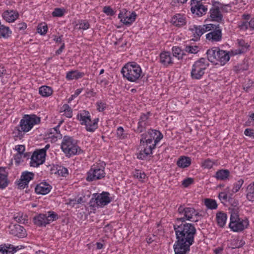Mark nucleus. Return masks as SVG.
Instances as JSON below:
<instances>
[{"instance_id":"33","label":"nucleus","mask_w":254,"mask_h":254,"mask_svg":"<svg viewBox=\"0 0 254 254\" xmlns=\"http://www.w3.org/2000/svg\"><path fill=\"white\" fill-rule=\"evenodd\" d=\"M39 92L43 97H48L53 93L52 89L47 86H42L39 88Z\"/></svg>"},{"instance_id":"22","label":"nucleus","mask_w":254,"mask_h":254,"mask_svg":"<svg viewBox=\"0 0 254 254\" xmlns=\"http://www.w3.org/2000/svg\"><path fill=\"white\" fill-rule=\"evenodd\" d=\"M159 62L164 66H168L172 64L173 62L172 60L171 54L169 52H164L160 54Z\"/></svg>"},{"instance_id":"11","label":"nucleus","mask_w":254,"mask_h":254,"mask_svg":"<svg viewBox=\"0 0 254 254\" xmlns=\"http://www.w3.org/2000/svg\"><path fill=\"white\" fill-rule=\"evenodd\" d=\"M223 4L218 1H212V7L209 10V16L212 21L221 22L223 20V15L220 8Z\"/></svg>"},{"instance_id":"10","label":"nucleus","mask_w":254,"mask_h":254,"mask_svg":"<svg viewBox=\"0 0 254 254\" xmlns=\"http://www.w3.org/2000/svg\"><path fill=\"white\" fill-rule=\"evenodd\" d=\"M212 27L209 28L210 32L206 35V39L211 42H217L221 40L222 38V29L219 24H208Z\"/></svg>"},{"instance_id":"6","label":"nucleus","mask_w":254,"mask_h":254,"mask_svg":"<svg viewBox=\"0 0 254 254\" xmlns=\"http://www.w3.org/2000/svg\"><path fill=\"white\" fill-rule=\"evenodd\" d=\"M209 65L205 59L201 58L196 61L192 65L190 75L193 79H199L205 73V70Z\"/></svg>"},{"instance_id":"25","label":"nucleus","mask_w":254,"mask_h":254,"mask_svg":"<svg viewBox=\"0 0 254 254\" xmlns=\"http://www.w3.org/2000/svg\"><path fill=\"white\" fill-rule=\"evenodd\" d=\"M230 174V171L227 169L218 170L214 177L218 180L225 181L228 179Z\"/></svg>"},{"instance_id":"19","label":"nucleus","mask_w":254,"mask_h":254,"mask_svg":"<svg viewBox=\"0 0 254 254\" xmlns=\"http://www.w3.org/2000/svg\"><path fill=\"white\" fill-rule=\"evenodd\" d=\"M152 132H154V133L157 135L159 134V135H157L156 137L155 138V139L154 140V143L152 144V145L149 146H146L142 150L144 151V153H146V154L147 155H150V154H152V149H154L156 145V144L161 140V139L163 137V135L161 133V132L156 130H152Z\"/></svg>"},{"instance_id":"39","label":"nucleus","mask_w":254,"mask_h":254,"mask_svg":"<svg viewBox=\"0 0 254 254\" xmlns=\"http://www.w3.org/2000/svg\"><path fill=\"white\" fill-rule=\"evenodd\" d=\"M62 109L64 112L65 115L67 118H71L72 116V111L71 108L68 104H64Z\"/></svg>"},{"instance_id":"50","label":"nucleus","mask_w":254,"mask_h":254,"mask_svg":"<svg viewBox=\"0 0 254 254\" xmlns=\"http://www.w3.org/2000/svg\"><path fill=\"white\" fill-rule=\"evenodd\" d=\"M14 219L17 222L19 223H24L26 220L25 218L19 213L17 214L16 216L14 215Z\"/></svg>"},{"instance_id":"57","label":"nucleus","mask_w":254,"mask_h":254,"mask_svg":"<svg viewBox=\"0 0 254 254\" xmlns=\"http://www.w3.org/2000/svg\"><path fill=\"white\" fill-rule=\"evenodd\" d=\"M244 134L246 136H250L254 138V131L250 128L246 129L244 131Z\"/></svg>"},{"instance_id":"29","label":"nucleus","mask_w":254,"mask_h":254,"mask_svg":"<svg viewBox=\"0 0 254 254\" xmlns=\"http://www.w3.org/2000/svg\"><path fill=\"white\" fill-rule=\"evenodd\" d=\"M191 164V159L189 157L182 156L177 161V165L184 168L189 167Z\"/></svg>"},{"instance_id":"15","label":"nucleus","mask_w":254,"mask_h":254,"mask_svg":"<svg viewBox=\"0 0 254 254\" xmlns=\"http://www.w3.org/2000/svg\"><path fill=\"white\" fill-rule=\"evenodd\" d=\"M190 10L192 13L195 14L197 16H202L205 15L207 11V7L203 4H198L191 2L190 3Z\"/></svg>"},{"instance_id":"2","label":"nucleus","mask_w":254,"mask_h":254,"mask_svg":"<svg viewBox=\"0 0 254 254\" xmlns=\"http://www.w3.org/2000/svg\"><path fill=\"white\" fill-rule=\"evenodd\" d=\"M121 72L124 77L130 82H137L141 78V69L134 62L128 63L122 68Z\"/></svg>"},{"instance_id":"52","label":"nucleus","mask_w":254,"mask_h":254,"mask_svg":"<svg viewBox=\"0 0 254 254\" xmlns=\"http://www.w3.org/2000/svg\"><path fill=\"white\" fill-rule=\"evenodd\" d=\"M193 182V180L192 178H188L184 180H183L182 182V185L185 187H188L189 186H190V184H191Z\"/></svg>"},{"instance_id":"24","label":"nucleus","mask_w":254,"mask_h":254,"mask_svg":"<svg viewBox=\"0 0 254 254\" xmlns=\"http://www.w3.org/2000/svg\"><path fill=\"white\" fill-rule=\"evenodd\" d=\"M152 130H149L148 131V134H150V137L151 138H147V136L148 135L146 133H143L142 134H141V138L140 139V144H143V145H144V143L145 142V145L146 146H149L148 144H150L151 143H152V141H153V139H155V136H153V134H154V135H156L157 136V135H159V134H155L154 132H152Z\"/></svg>"},{"instance_id":"43","label":"nucleus","mask_w":254,"mask_h":254,"mask_svg":"<svg viewBox=\"0 0 254 254\" xmlns=\"http://www.w3.org/2000/svg\"><path fill=\"white\" fill-rule=\"evenodd\" d=\"M243 183L244 180L243 179H240L235 184H234V187L232 189L233 192L236 193L238 192L240 190Z\"/></svg>"},{"instance_id":"4","label":"nucleus","mask_w":254,"mask_h":254,"mask_svg":"<svg viewBox=\"0 0 254 254\" xmlns=\"http://www.w3.org/2000/svg\"><path fill=\"white\" fill-rule=\"evenodd\" d=\"M61 148L66 155L69 156L75 155L81 150L77 144V141L69 136L64 137Z\"/></svg>"},{"instance_id":"7","label":"nucleus","mask_w":254,"mask_h":254,"mask_svg":"<svg viewBox=\"0 0 254 254\" xmlns=\"http://www.w3.org/2000/svg\"><path fill=\"white\" fill-rule=\"evenodd\" d=\"M40 122V118L35 115H26L21 120L19 127V131L28 132L33 127L34 125L39 124Z\"/></svg>"},{"instance_id":"58","label":"nucleus","mask_w":254,"mask_h":254,"mask_svg":"<svg viewBox=\"0 0 254 254\" xmlns=\"http://www.w3.org/2000/svg\"><path fill=\"white\" fill-rule=\"evenodd\" d=\"M96 104H97V110L99 112H102V111H104V110L105 109V108L106 107L105 104L102 102H97Z\"/></svg>"},{"instance_id":"45","label":"nucleus","mask_w":254,"mask_h":254,"mask_svg":"<svg viewBox=\"0 0 254 254\" xmlns=\"http://www.w3.org/2000/svg\"><path fill=\"white\" fill-rule=\"evenodd\" d=\"M198 47L197 46H186L185 51L191 54H196L198 52Z\"/></svg>"},{"instance_id":"13","label":"nucleus","mask_w":254,"mask_h":254,"mask_svg":"<svg viewBox=\"0 0 254 254\" xmlns=\"http://www.w3.org/2000/svg\"><path fill=\"white\" fill-rule=\"evenodd\" d=\"M41 152L38 149L36 150L31 157L30 166L31 167H37L40 165L44 163L45 161V155H41Z\"/></svg>"},{"instance_id":"42","label":"nucleus","mask_w":254,"mask_h":254,"mask_svg":"<svg viewBox=\"0 0 254 254\" xmlns=\"http://www.w3.org/2000/svg\"><path fill=\"white\" fill-rule=\"evenodd\" d=\"M148 125V124L147 123L138 122L137 127L136 129H135V131L137 133H141L145 130Z\"/></svg>"},{"instance_id":"1","label":"nucleus","mask_w":254,"mask_h":254,"mask_svg":"<svg viewBox=\"0 0 254 254\" xmlns=\"http://www.w3.org/2000/svg\"><path fill=\"white\" fill-rule=\"evenodd\" d=\"M178 212L183 216L177 218L173 226L177 239L173 248L176 254H179L190 250V247L194 243V236L196 234L194 225L187 223L186 221L196 222L198 220H191L195 213L194 208L180 205Z\"/></svg>"},{"instance_id":"60","label":"nucleus","mask_w":254,"mask_h":254,"mask_svg":"<svg viewBox=\"0 0 254 254\" xmlns=\"http://www.w3.org/2000/svg\"><path fill=\"white\" fill-rule=\"evenodd\" d=\"M220 199L227 201L228 200V195L225 192H221L219 194Z\"/></svg>"},{"instance_id":"59","label":"nucleus","mask_w":254,"mask_h":254,"mask_svg":"<svg viewBox=\"0 0 254 254\" xmlns=\"http://www.w3.org/2000/svg\"><path fill=\"white\" fill-rule=\"evenodd\" d=\"M124 128L122 127H119L117 130V134L118 136L121 138H124L125 136L124 135Z\"/></svg>"},{"instance_id":"63","label":"nucleus","mask_w":254,"mask_h":254,"mask_svg":"<svg viewBox=\"0 0 254 254\" xmlns=\"http://www.w3.org/2000/svg\"><path fill=\"white\" fill-rule=\"evenodd\" d=\"M27 25L25 23H21L17 24V28L19 30H24L26 28Z\"/></svg>"},{"instance_id":"41","label":"nucleus","mask_w":254,"mask_h":254,"mask_svg":"<svg viewBox=\"0 0 254 254\" xmlns=\"http://www.w3.org/2000/svg\"><path fill=\"white\" fill-rule=\"evenodd\" d=\"M64 11L65 10L64 8H56L52 14L54 17H61L64 14Z\"/></svg>"},{"instance_id":"20","label":"nucleus","mask_w":254,"mask_h":254,"mask_svg":"<svg viewBox=\"0 0 254 254\" xmlns=\"http://www.w3.org/2000/svg\"><path fill=\"white\" fill-rule=\"evenodd\" d=\"M123 10L125 11V15L124 16L123 18H121V21L125 25H130L135 21L136 14L134 12H132L131 13L128 12L125 9H124Z\"/></svg>"},{"instance_id":"36","label":"nucleus","mask_w":254,"mask_h":254,"mask_svg":"<svg viewBox=\"0 0 254 254\" xmlns=\"http://www.w3.org/2000/svg\"><path fill=\"white\" fill-rule=\"evenodd\" d=\"M238 43L241 49L239 50V54L245 53L250 45L243 39L238 40Z\"/></svg>"},{"instance_id":"16","label":"nucleus","mask_w":254,"mask_h":254,"mask_svg":"<svg viewBox=\"0 0 254 254\" xmlns=\"http://www.w3.org/2000/svg\"><path fill=\"white\" fill-rule=\"evenodd\" d=\"M212 27V26H209L208 24H205L200 26L194 25L193 27L191 28L190 30L192 31L195 40H198L200 37L205 32L210 31L209 28Z\"/></svg>"},{"instance_id":"9","label":"nucleus","mask_w":254,"mask_h":254,"mask_svg":"<svg viewBox=\"0 0 254 254\" xmlns=\"http://www.w3.org/2000/svg\"><path fill=\"white\" fill-rule=\"evenodd\" d=\"M105 165V164L103 163L100 165H93L87 173L86 180L88 181H93L103 178L105 175L104 171Z\"/></svg>"},{"instance_id":"14","label":"nucleus","mask_w":254,"mask_h":254,"mask_svg":"<svg viewBox=\"0 0 254 254\" xmlns=\"http://www.w3.org/2000/svg\"><path fill=\"white\" fill-rule=\"evenodd\" d=\"M34 176V174L32 172L27 171L23 172L18 183V188L20 189L26 188L29 181L33 179Z\"/></svg>"},{"instance_id":"3","label":"nucleus","mask_w":254,"mask_h":254,"mask_svg":"<svg viewBox=\"0 0 254 254\" xmlns=\"http://www.w3.org/2000/svg\"><path fill=\"white\" fill-rule=\"evenodd\" d=\"M248 225L249 221L247 219L243 220L239 218L237 209H233L231 210L229 227L232 231L236 232H242L247 228Z\"/></svg>"},{"instance_id":"56","label":"nucleus","mask_w":254,"mask_h":254,"mask_svg":"<svg viewBox=\"0 0 254 254\" xmlns=\"http://www.w3.org/2000/svg\"><path fill=\"white\" fill-rule=\"evenodd\" d=\"M57 173L59 175H61L62 176H65L66 175L68 174V170L65 168H62V169H58Z\"/></svg>"},{"instance_id":"18","label":"nucleus","mask_w":254,"mask_h":254,"mask_svg":"<svg viewBox=\"0 0 254 254\" xmlns=\"http://www.w3.org/2000/svg\"><path fill=\"white\" fill-rule=\"evenodd\" d=\"M218 50L219 51V48L213 47L207 50L206 53L208 60L216 64H219L218 63V58H219Z\"/></svg>"},{"instance_id":"55","label":"nucleus","mask_w":254,"mask_h":254,"mask_svg":"<svg viewBox=\"0 0 254 254\" xmlns=\"http://www.w3.org/2000/svg\"><path fill=\"white\" fill-rule=\"evenodd\" d=\"M15 150L18 154H23L25 151V146L23 145H18L15 146Z\"/></svg>"},{"instance_id":"17","label":"nucleus","mask_w":254,"mask_h":254,"mask_svg":"<svg viewBox=\"0 0 254 254\" xmlns=\"http://www.w3.org/2000/svg\"><path fill=\"white\" fill-rule=\"evenodd\" d=\"M19 16L18 12L14 10H6L3 11L2 17L7 22H13Z\"/></svg>"},{"instance_id":"53","label":"nucleus","mask_w":254,"mask_h":254,"mask_svg":"<svg viewBox=\"0 0 254 254\" xmlns=\"http://www.w3.org/2000/svg\"><path fill=\"white\" fill-rule=\"evenodd\" d=\"M59 126L60 125L57 126L56 127H54L53 128V131L51 133H55V132L57 134V135L55 136L56 138H61L62 137V134L60 133V131L59 130Z\"/></svg>"},{"instance_id":"5","label":"nucleus","mask_w":254,"mask_h":254,"mask_svg":"<svg viewBox=\"0 0 254 254\" xmlns=\"http://www.w3.org/2000/svg\"><path fill=\"white\" fill-rule=\"evenodd\" d=\"M77 118L81 125L85 126V128L88 131L94 132L98 128L99 119L96 118L92 120L88 111H82L77 114Z\"/></svg>"},{"instance_id":"44","label":"nucleus","mask_w":254,"mask_h":254,"mask_svg":"<svg viewBox=\"0 0 254 254\" xmlns=\"http://www.w3.org/2000/svg\"><path fill=\"white\" fill-rule=\"evenodd\" d=\"M150 115V112H147L146 113H143L139 117V123H145L148 124V118Z\"/></svg>"},{"instance_id":"62","label":"nucleus","mask_w":254,"mask_h":254,"mask_svg":"<svg viewBox=\"0 0 254 254\" xmlns=\"http://www.w3.org/2000/svg\"><path fill=\"white\" fill-rule=\"evenodd\" d=\"M50 145L49 144H47L46 145L44 148L42 149H38L40 152H41V155H46V151L49 148Z\"/></svg>"},{"instance_id":"26","label":"nucleus","mask_w":254,"mask_h":254,"mask_svg":"<svg viewBox=\"0 0 254 254\" xmlns=\"http://www.w3.org/2000/svg\"><path fill=\"white\" fill-rule=\"evenodd\" d=\"M11 233L18 237H24L25 236V230L19 224L13 226L11 229Z\"/></svg>"},{"instance_id":"27","label":"nucleus","mask_w":254,"mask_h":254,"mask_svg":"<svg viewBox=\"0 0 254 254\" xmlns=\"http://www.w3.org/2000/svg\"><path fill=\"white\" fill-rule=\"evenodd\" d=\"M218 63H219L220 65H224L230 60V56L228 53L224 50H218Z\"/></svg>"},{"instance_id":"38","label":"nucleus","mask_w":254,"mask_h":254,"mask_svg":"<svg viewBox=\"0 0 254 254\" xmlns=\"http://www.w3.org/2000/svg\"><path fill=\"white\" fill-rule=\"evenodd\" d=\"M173 56L177 58L179 60L182 58L183 52L178 47H174L172 48Z\"/></svg>"},{"instance_id":"30","label":"nucleus","mask_w":254,"mask_h":254,"mask_svg":"<svg viewBox=\"0 0 254 254\" xmlns=\"http://www.w3.org/2000/svg\"><path fill=\"white\" fill-rule=\"evenodd\" d=\"M172 21L176 26H180L186 24L185 18L181 14H177L173 17Z\"/></svg>"},{"instance_id":"28","label":"nucleus","mask_w":254,"mask_h":254,"mask_svg":"<svg viewBox=\"0 0 254 254\" xmlns=\"http://www.w3.org/2000/svg\"><path fill=\"white\" fill-rule=\"evenodd\" d=\"M84 75V72H79L78 70H71L66 73V78L68 80L78 79L83 77Z\"/></svg>"},{"instance_id":"34","label":"nucleus","mask_w":254,"mask_h":254,"mask_svg":"<svg viewBox=\"0 0 254 254\" xmlns=\"http://www.w3.org/2000/svg\"><path fill=\"white\" fill-rule=\"evenodd\" d=\"M247 198L249 201H254V183L250 184L247 189Z\"/></svg>"},{"instance_id":"8","label":"nucleus","mask_w":254,"mask_h":254,"mask_svg":"<svg viewBox=\"0 0 254 254\" xmlns=\"http://www.w3.org/2000/svg\"><path fill=\"white\" fill-rule=\"evenodd\" d=\"M58 218L57 214L53 211H49L47 214H40L34 218V223L38 226H46Z\"/></svg>"},{"instance_id":"31","label":"nucleus","mask_w":254,"mask_h":254,"mask_svg":"<svg viewBox=\"0 0 254 254\" xmlns=\"http://www.w3.org/2000/svg\"><path fill=\"white\" fill-rule=\"evenodd\" d=\"M227 218V214L223 212H219L216 215V219L218 225L220 227H223Z\"/></svg>"},{"instance_id":"37","label":"nucleus","mask_w":254,"mask_h":254,"mask_svg":"<svg viewBox=\"0 0 254 254\" xmlns=\"http://www.w3.org/2000/svg\"><path fill=\"white\" fill-rule=\"evenodd\" d=\"M204 204L206 206L211 209L217 208V204L215 200L207 198L205 200Z\"/></svg>"},{"instance_id":"46","label":"nucleus","mask_w":254,"mask_h":254,"mask_svg":"<svg viewBox=\"0 0 254 254\" xmlns=\"http://www.w3.org/2000/svg\"><path fill=\"white\" fill-rule=\"evenodd\" d=\"M79 27L80 29L86 30L89 28V23L86 20H81L78 23Z\"/></svg>"},{"instance_id":"32","label":"nucleus","mask_w":254,"mask_h":254,"mask_svg":"<svg viewBox=\"0 0 254 254\" xmlns=\"http://www.w3.org/2000/svg\"><path fill=\"white\" fill-rule=\"evenodd\" d=\"M4 171L3 168H0V188L4 189L8 185L7 175L1 173V171Z\"/></svg>"},{"instance_id":"40","label":"nucleus","mask_w":254,"mask_h":254,"mask_svg":"<svg viewBox=\"0 0 254 254\" xmlns=\"http://www.w3.org/2000/svg\"><path fill=\"white\" fill-rule=\"evenodd\" d=\"M48 30V27L45 24H39L37 27V31L41 35H45Z\"/></svg>"},{"instance_id":"12","label":"nucleus","mask_w":254,"mask_h":254,"mask_svg":"<svg viewBox=\"0 0 254 254\" xmlns=\"http://www.w3.org/2000/svg\"><path fill=\"white\" fill-rule=\"evenodd\" d=\"M93 196L94 197L90 200V203H92L94 199L93 202L96 203L98 206L101 207L106 205L111 201L110 193L108 192L103 191L100 194L94 193Z\"/></svg>"},{"instance_id":"64","label":"nucleus","mask_w":254,"mask_h":254,"mask_svg":"<svg viewBox=\"0 0 254 254\" xmlns=\"http://www.w3.org/2000/svg\"><path fill=\"white\" fill-rule=\"evenodd\" d=\"M6 74V69L3 66H0V77Z\"/></svg>"},{"instance_id":"48","label":"nucleus","mask_w":254,"mask_h":254,"mask_svg":"<svg viewBox=\"0 0 254 254\" xmlns=\"http://www.w3.org/2000/svg\"><path fill=\"white\" fill-rule=\"evenodd\" d=\"M202 166L204 168L210 169L213 165V162L209 159H207L202 163Z\"/></svg>"},{"instance_id":"47","label":"nucleus","mask_w":254,"mask_h":254,"mask_svg":"<svg viewBox=\"0 0 254 254\" xmlns=\"http://www.w3.org/2000/svg\"><path fill=\"white\" fill-rule=\"evenodd\" d=\"M134 176L140 181H142L146 177L145 174L144 172H141L139 170H136Z\"/></svg>"},{"instance_id":"23","label":"nucleus","mask_w":254,"mask_h":254,"mask_svg":"<svg viewBox=\"0 0 254 254\" xmlns=\"http://www.w3.org/2000/svg\"><path fill=\"white\" fill-rule=\"evenodd\" d=\"M51 189V186L46 183H41L35 189L36 193L45 195L48 193Z\"/></svg>"},{"instance_id":"49","label":"nucleus","mask_w":254,"mask_h":254,"mask_svg":"<svg viewBox=\"0 0 254 254\" xmlns=\"http://www.w3.org/2000/svg\"><path fill=\"white\" fill-rule=\"evenodd\" d=\"M249 25L247 21H241L239 24V28L242 30H246L248 29Z\"/></svg>"},{"instance_id":"54","label":"nucleus","mask_w":254,"mask_h":254,"mask_svg":"<svg viewBox=\"0 0 254 254\" xmlns=\"http://www.w3.org/2000/svg\"><path fill=\"white\" fill-rule=\"evenodd\" d=\"M147 156L148 155L146 154V153H144V151L141 149L140 150L139 152L137 153V158L139 159L144 160L146 158Z\"/></svg>"},{"instance_id":"51","label":"nucleus","mask_w":254,"mask_h":254,"mask_svg":"<svg viewBox=\"0 0 254 254\" xmlns=\"http://www.w3.org/2000/svg\"><path fill=\"white\" fill-rule=\"evenodd\" d=\"M103 11L108 15H113L115 14L113 10L110 6H104L103 8Z\"/></svg>"},{"instance_id":"61","label":"nucleus","mask_w":254,"mask_h":254,"mask_svg":"<svg viewBox=\"0 0 254 254\" xmlns=\"http://www.w3.org/2000/svg\"><path fill=\"white\" fill-rule=\"evenodd\" d=\"M23 154H18L17 153L14 156V159L15 160V163L18 165L21 162L22 156Z\"/></svg>"},{"instance_id":"21","label":"nucleus","mask_w":254,"mask_h":254,"mask_svg":"<svg viewBox=\"0 0 254 254\" xmlns=\"http://www.w3.org/2000/svg\"><path fill=\"white\" fill-rule=\"evenodd\" d=\"M19 247H14L11 244H2L0 245L1 254H13L14 252L19 250Z\"/></svg>"},{"instance_id":"35","label":"nucleus","mask_w":254,"mask_h":254,"mask_svg":"<svg viewBox=\"0 0 254 254\" xmlns=\"http://www.w3.org/2000/svg\"><path fill=\"white\" fill-rule=\"evenodd\" d=\"M10 33L11 32L8 27L0 24V37H7Z\"/></svg>"}]
</instances>
